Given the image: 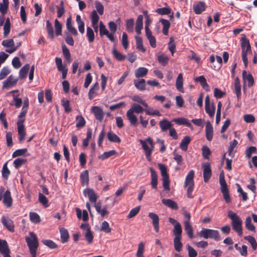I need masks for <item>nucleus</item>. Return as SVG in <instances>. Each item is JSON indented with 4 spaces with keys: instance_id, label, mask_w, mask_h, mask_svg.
<instances>
[{
    "instance_id": "obj_1",
    "label": "nucleus",
    "mask_w": 257,
    "mask_h": 257,
    "mask_svg": "<svg viewBox=\"0 0 257 257\" xmlns=\"http://www.w3.org/2000/svg\"><path fill=\"white\" fill-rule=\"evenodd\" d=\"M144 111H145V109L138 103H133L131 105V108L127 111L126 113V117L129 120L131 125L136 126L138 124V118L135 113L140 114Z\"/></svg>"
},
{
    "instance_id": "obj_2",
    "label": "nucleus",
    "mask_w": 257,
    "mask_h": 257,
    "mask_svg": "<svg viewBox=\"0 0 257 257\" xmlns=\"http://www.w3.org/2000/svg\"><path fill=\"white\" fill-rule=\"evenodd\" d=\"M228 217L231 220V226L232 229L236 232L239 236H242V221L240 217L232 211L228 212Z\"/></svg>"
},
{
    "instance_id": "obj_3",
    "label": "nucleus",
    "mask_w": 257,
    "mask_h": 257,
    "mask_svg": "<svg viewBox=\"0 0 257 257\" xmlns=\"http://www.w3.org/2000/svg\"><path fill=\"white\" fill-rule=\"evenodd\" d=\"M241 47L242 49V59L245 66H247L248 59L247 55L251 53V46L248 39L245 36L241 39Z\"/></svg>"
},
{
    "instance_id": "obj_4",
    "label": "nucleus",
    "mask_w": 257,
    "mask_h": 257,
    "mask_svg": "<svg viewBox=\"0 0 257 257\" xmlns=\"http://www.w3.org/2000/svg\"><path fill=\"white\" fill-rule=\"evenodd\" d=\"M140 142L142 146L148 161L151 160V154L154 150V143L151 138H148L145 140H140Z\"/></svg>"
},
{
    "instance_id": "obj_5",
    "label": "nucleus",
    "mask_w": 257,
    "mask_h": 257,
    "mask_svg": "<svg viewBox=\"0 0 257 257\" xmlns=\"http://www.w3.org/2000/svg\"><path fill=\"white\" fill-rule=\"evenodd\" d=\"M199 235L206 239L212 238L216 241L220 240L219 233L218 231L216 230L203 228L199 233Z\"/></svg>"
},
{
    "instance_id": "obj_6",
    "label": "nucleus",
    "mask_w": 257,
    "mask_h": 257,
    "mask_svg": "<svg viewBox=\"0 0 257 257\" xmlns=\"http://www.w3.org/2000/svg\"><path fill=\"white\" fill-rule=\"evenodd\" d=\"M30 235L31 238L29 237H26V241L29 248L30 252H36L39 245L37 237L33 232H30Z\"/></svg>"
},
{
    "instance_id": "obj_7",
    "label": "nucleus",
    "mask_w": 257,
    "mask_h": 257,
    "mask_svg": "<svg viewBox=\"0 0 257 257\" xmlns=\"http://www.w3.org/2000/svg\"><path fill=\"white\" fill-rule=\"evenodd\" d=\"M184 188H187V196L189 198H192V192L193 191V170L189 171L187 175L184 185Z\"/></svg>"
},
{
    "instance_id": "obj_8",
    "label": "nucleus",
    "mask_w": 257,
    "mask_h": 257,
    "mask_svg": "<svg viewBox=\"0 0 257 257\" xmlns=\"http://www.w3.org/2000/svg\"><path fill=\"white\" fill-rule=\"evenodd\" d=\"M25 119H20L17 122L18 133L19 135V141L22 143L25 139L26 135L25 125L24 124Z\"/></svg>"
},
{
    "instance_id": "obj_9",
    "label": "nucleus",
    "mask_w": 257,
    "mask_h": 257,
    "mask_svg": "<svg viewBox=\"0 0 257 257\" xmlns=\"http://www.w3.org/2000/svg\"><path fill=\"white\" fill-rule=\"evenodd\" d=\"M184 215L186 218V220L184 221L185 229L186 231L188 236L191 238H193V231L191 226L190 224L191 219V215L187 211L184 212Z\"/></svg>"
},
{
    "instance_id": "obj_10",
    "label": "nucleus",
    "mask_w": 257,
    "mask_h": 257,
    "mask_svg": "<svg viewBox=\"0 0 257 257\" xmlns=\"http://www.w3.org/2000/svg\"><path fill=\"white\" fill-rule=\"evenodd\" d=\"M2 44L5 47L7 48L6 51L10 54L13 53L18 49V47L15 46V42L13 39L4 40Z\"/></svg>"
},
{
    "instance_id": "obj_11",
    "label": "nucleus",
    "mask_w": 257,
    "mask_h": 257,
    "mask_svg": "<svg viewBox=\"0 0 257 257\" xmlns=\"http://www.w3.org/2000/svg\"><path fill=\"white\" fill-rule=\"evenodd\" d=\"M242 78L244 82L243 85V90L245 91V84L247 83V86L248 87H252L254 84V78L252 75L250 73L247 74L245 70H243L242 72Z\"/></svg>"
},
{
    "instance_id": "obj_12",
    "label": "nucleus",
    "mask_w": 257,
    "mask_h": 257,
    "mask_svg": "<svg viewBox=\"0 0 257 257\" xmlns=\"http://www.w3.org/2000/svg\"><path fill=\"white\" fill-rule=\"evenodd\" d=\"M203 169V178L205 182H207L210 179L212 172L210 168V165L209 163H206L202 166Z\"/></svg>"
},
{
    "instance_id": "obj_13",
    "label": "nucleus",
    "mask_w": 257,
    "mask_h": 257,
    "mask_svg": "<svg viewBox=\"0 0 257 257\" xmlns=\"http://www.w3.org/2000/svg\"><path fill=\"white\" fill-rule=\"evenodd\" d=\"M1 220L3 225L9 231L12 232L14 231V224L11 219L5 216H3L2 217Z\"/></svg>"
},
{
    "instance_id": "obj_14",
    "label": "nucleus",
    "mask_w": 257,
    "mask_h": 257,
    "mask_svg": "<svg viewBox=\"0 0 257 257\" xmlns=\"http://www.w3.org/2000/svg\"><path fill=\"white\" fill-rule=\"evenodd\" d=\"M148 216L152 219L154 229L156 232L159 231V216L153 212H150Z\"/></svg>"
},
{
    "instance_id": "obj_15",
    "label": "nucleus",
    "mask_w": 257,
    "mask_h": 257,
    "mask_svg": "<svg viewBox=\"0 0 257 257\" xmlns=\"http://www.w3.org/2000/svg\"><path fill=\"white\" fill-rule=\"evenodd\" d=\"M83 194L85 196H88L89 201L92 203H96L97 196L92 189L87 188L83 190Z\"/></svg>"
},
{
    "instance_id": "obj_16",
    "label": "nucleus",
    "mask_w": 257,
    "mask_h": 257,
    "mask_svg": "<svg viewBox=\"0 0 257 257\" xmlns=\"http://www.w3.org/2000/svg\"><path fill=\"white\" fill-rule=\"evenodd\" d=\"M18 79L15 78L12 75L8 77L6 80L3 82V88H9L16 85Z\"/></svg>"
},
{
    "instance_id": "obj_17",
    "label": "nucleus",
    "mask_w": 257,
    "mask_h": 257,
    "mask_svg": "<svg viewBox=\"0 0 257 257\" xmlns=\"http://www.w3.org/2000/svg\"><path fill=\"white\" fill-rule=\"evenodd\" d=\"M213 135V126L209 121H207L205 126V136L208 141H211Z\"/></svg>"
},
{
    "instance_id": "obj_18",
    "label": "nucleus",
    "mask_w": 257,
    "mask_h": 257,
    "mask_svg": "<svg viewBox=\"0 0 257 257\" xmlns=\"http://www.w3.org/2000/svg\"><path fill=\"white\" fill-rule=\"evenodd\" d=\"M206 10V4L203 2H198L194 5V12L197 15L201 14Z\"/></svg>"
},
{
    "instance_id": "obj_19",
    "label": "nucleus",
    "mask_w": 257,
    "mask_h": 257,
    "mask_svg": "<svg viewBox=\"0 0 257 257\" xmlns=\"http://www.w3.org/2000/svg\"><path fill=\"white\" fill-rule=\"evenodd\" d=\"M4 199L3 202L7 207H10L12 205V198L11 197V192L7 190L4 194Z\"/></svg>"
},
{
    "instance_id": "obj_20",
    "label": "nucleus",
    "mask_w": 257,
    "mask_h": 257,
    "mask_svg": "<svg viewBox=\"0 0 257 257\" xmlns=\"http://www.w3.org/2000/svg\"><path fill=\"white\" fill-rule=\"evenodd\" d=\"M160 127L162 132L169 130L173 126L171 122L167 119H164L159 122Z\"/></svg>"
},
{
    "instance_id": "obj_21",
    "label": "nucleus",
    "mask_w": 257,
    "mask_h": 257,
    "mask_svg": "<svg viewBox=\"0 0 257 257\" xmlns=\"http://www.w3.org/2000/svg\"><path fill=\"white\" fill-rule=\"evenodd\" d=\"M91 111L94 113L95 118L99 121L103 118V114L102 109L98 106H93Z\"/></svg>"
},
{
    "instance_id": "obj_22",
    "label": "nucleus",
    "mask_w": 257,
    "mask_h": 257,
    "mask_svg": "<svg viewBox=\"0 0 257 257\" xmlns=\"http://www.w3.org/2000/svg\"><path fill=\"white\" fill-rule=\"evenodd\" d=\"M194 80L196 82H199L203 88L206 91H209L210 90L209 86L208 85L206 78L204 76L202 75L199 77H196L194 79Z\"/></svg>"
},
{
    "instance_id": "obj_23",
    "label": "nucleus",
    "mask_w": 257,
    "mask_h": 257,
    "mask_svg": "<svg viewBox=\"0 0 257 257\" xmlns=\"http://www.w3.org/2000/svg\"><path fill=\"white\" fill-rule=\"evenodd\" d=\"M145 33L146 36L149 41L150 45L152 47L155 48L156 47V38L152 35V33L150 29H147V28L146 30H145Z\"/></svg>"
},
{
    "instance_id": "obj_24",
    "label": "nucleus",
    "mask_w": 257,
    "mask_h": 257,
    "mask_svg": "<svg viewBox=\"0 0 257 257\" xmlns=\"http://www.w3.org/2000/svg\"><path fill=\"white\" fill-rule=\"evenodd\" d=\"M0 253L3 256L10 253L8 243L5 240H2V241L0 243Z\"/></svg>"
},
{
    "instance_id": "obj_25",
    "label": "nucleus",
    "mask_w": 257,
    "mask_h": 257,
    "mask_svg": "<svg viewBox=\"0 0 257 257\" xmlns=\"http://www.w3.org/2000/svg\"><path fill=\"white\" fill-rule=\"evenodd\" d=\"M134 83L137 89L140 91L146 90V81L144 79H135Z\"/></svg>"
},
{
    "instance_id": "obj_26",
    "label": "nucleus",
    "mask_w": 257,
    "mask_h": 257,
    "mask_svg": "<svg viewBox=\"0 0 257 257\" xmlns=\"http://www.w3.org/2000/svg\"><path fill=\"white\" fill-rule=\"evenodd\" d=\"M95 208L97 212L101 215L102 217H104L105 215L108 214L106 206H104L101 208V203L98 202L95 204Z\"/></svg>"
},
{
    "instance_id": "obj_27",
    "label": "nucleus",
    "mask_w": 257,
    "mask_h": 257,
    "mask_svg": "<svg viewBox=\"0 0 257 257\" xmlns=\"http://www.w3.org/2000/svg\"><path fill=\"white\" fill-rule=\"evenodd\" d=\"M234 89L235 93L238 100H239L241 96V85L240 80L238 77H236L234 80Z\"/></svg>"
},
{
    "instance_id": "obj_28",
    "label": "nucleus",
    "mask_w": 257,
    "mask_h": 257,
    "mask_svg": "<svg viewBox=\"0 0 257 257\" xmlns=\"http://www.w3.org/2000/svg\"><path fill=\"white\" fill-rule=\"evenodd\" d=\"M148 72V69L145 67H139L135 72V75L136 78L143 77L147 75Z\"/></svg>"
},
{
    "instance_id": "obj_29",
    "label": "nucleus",
    "mask_w": 257,
    "mask_h": 257,
    "mask_svg": "<svg viewBox=\"0 0 257 257\" xmlns=\"http://www.w3.org/2000/svg\"><path fill=\"white\" fill-rule=\"evenodd\" d=\"M66 28L67 30L73 35L77 36L78 35L77 31L74 28L71 23V19L70 17L68 18L66 20Z\"/></svg>"
},
{
    "instance_id": "obj_30",
    "label": "nucleus",
    "mask_w": 257,
    "mask_h": 257,
    "mask_svg": "<svg viewBox=\"0 0 257 257\" xmlns=\"http://www.w3.org/2000/svg\"><path fill=\"white\" fill-rule=\"evenodd\" d=\"M162 203L166 206L175 210L178 209V206L177 203L170 199H163Z\"/></svg>"
},
{
    "instance_id": "obj_31",
    "label": "nucleus",
    "mask_w": 257,
    "mask_h": 257,
    "mask_svg": "<svg viewBox=\"0 0 257 257\" xmlns=\"http://www.w3.org/2000/svg\"><path fill=\"white\" fill-rule=\"evenodd\" d=\"M183 75L182 73H180L176 80V86L178 90L181 92H184V89L183 87Z\"/></svg>"
},
{
    "instance_id": "obj_32",
    "label": "nucleus",
    "mask_w": 257,
    "mask_h": 257,
    "mask_svg": "<svg viewBox=\"0 0 257 257\" xmlns=\"http://www.w3.org/2000/svg\"><path fill=\"white\" fill-rule=\"evenodd\" d=\"M108 141L110 142L119 143L121 142L120 139L112 131H109L107 134Z\"/></svg>"
},
{
    "instance_id": "obj_33",
    "label": "nucleus",
    "mask_w": 257,
    "mask_h": 257,
    "mask_svg": "<svg viewBox=\"0 0 257 257\" xmlns=\"http://www.w3.org/2000/svg\"><path fill=\"white\" fill-rule=\"evenodd\" d=\"M30 65L27 64L25 65L20 70L19 77L21 79H23L26 78L27 76V73L30 69Z\"/></svg>"
},
{
    "instance_id": "obj_34",
    "label": "nucleus",
    "mask_w": 257,
    "mask_h": 257,
    "mask_svg": "<svg viewBox=\"0 0 257 257\" xmlns=\"http://www.w3.org/2000/svg\"><path fill=\"white\" fill-rule=\"evenodd\" d=\"M245 228L249 231L253 232L255 231V227L252 223L251 218L250 216H247L245 220Z\"/></svg>"
},
{
    "instance_id": "obj_35",
    "label": "nucleus",
    "mask_w": 257,
    "mask_h": 257,
    "mask_svg": "<svg viewBox=\"0 0 257 257\" xmlns=\"http://www.w3.org/2000/svg\"><path fill=\"white\" fill-rule=\"evenodd\" d=\"M80 179L82 186L87 185L89 181L88 172L87 170L83 171L80 174Z\"/></svg>"
},
{
    "instance_id": "obj_36",
    "label": "nucleus",
    "mask_w": 257,
    "mask_h": 257,
    "mask_svg": "<svg viewBox=\"0 0 257 257\" xmlns=\"http://www.w3.org/2000/svg\"><path fill=\"white\" fill-rule=\"evenodd\" d=\"M76 21L78 25V28L80 33L83 34L84 33V23L81 20L80 15H77L76 18Z\"/></svg>"
},
{
    "instance_id": "obj_37",
    "label": "nucleus",
    "mask_w": 257,
    "mask_h": 257,
    "mask_svg": "<svg viewBox=\"0 0 257 257\" xmlns=\"http://www.w3.org/2000/svg\"><path fill=\"white\" fill-rule=\"evenodd\" d=\"M191 141V139L189 137L186 136L181 141V142L180 144V148L184 151H187L188 148V145L189 144L190 142Z\"/></svg>"
},
{
    "instance_id": "obj_38",
    "label": "nucleus",
    "mask_w": 257,
    "mask_h": 257,
    "mask_svg": "<svg viewBox=\"0 0 257 257\" xmlns=\"http://www.w3.org/2000/svg\"><path fill=\"white\" fill-rule=\"evenodd\" d=\"M173 121L179 125H185L187 126H191V124L190 122H188L187 119L184 117H179L174 118L173 120Z\"/></svg>"
},
{
    "instance_id": "obj_39",
    "label": "nucleus",
    "mask_w": 257,
    "mask_h": 257,
    "mask_svg": "<svg viewBox=\"0 0 257 257\" xmlns=\"http://www.w3.org/2000/svg\"><path fill=\"white\" fill-rule=\"evenodd\" d=\"M98 82H96L91 87L88 93V97L90 99H92L95 97L96 91L98 89Z\"/></svg>"
},
{
    "instance_id": "obj_40",
    "label": "nucleus",
    "mask_w": 257,
    "mask_h": 257,
    "mask_svg": "<svg viewBox=\"0 0 257 257\" xmlns=\"http://www.w3.org/2000/svg\"><path fill=\"white\" fill-rule=\"evenodd\" d=\"M112 53L114 56V57L118 61H121L124 60L126 56L125 55L119 53L115 47H113L112 49Z\"/></svg>"
},
{
    "instance_id": "obj_41",
    "label": "nucleus",
    "mask_w": 257,
    "mask_h": 257,
    "mask_svg": "<svg viewBox=\"0 0 257 257\" xmlns=\"http://www.w3.org/2000/svg\"><path fill=\"white\" fill-rule=\"evenodd\" d=\"M160 22L163 26V33L165 35H167L168 34V30L170 28V22L165 19H161Z\"/></svg>"
},
{
    "instance_id": "obj_42",
    "label": "nucleus",
    "mask_w": 257,
    "mask_h": 257,
    "mask_svg": "<svg viewBox=\"0 0 257 257\" xmlns=\"http://www.w3.org/2000/svg\"><path fill=\"white\" fill-rule=\"evenodd\" d=\"M235 248L239 251L242 256H246L247 254V247L245 245H242L241 247L239 246L237 243L234 245Z\"/></svg>"
},
{
    "instance_id": "obj_43",
    "label": "nucleus",
    "mask_w": 257,
    "mask_h": 257,
    "mask_svg": "<svg viewBox=\"0 0 257 257\" xmlns=\"http://www.w3.org/2000/svg\"><path fill=\"white\" fill-rule=\"evenodd\" d=\"M116 154H117V152L113 150L104 152L101 155L99 156L98 158L101 160H104Z\"/></svg>"
},
{
    "instance_id": "obj_44",
    "label": "nucleus",
    "mask_w": 257,
    "mask_h": 257,
    "mask_svg": "<svg viewBox=\"0 0 257 257\" xmlns=\"http://www.w3.org/2000/svg\"><path fill=\"white\" fill-rule=\"evenodd\" d=\"M55 62L58 71L62 72L68 70L67 68L63 65L61 58L56 57L55 58Z\"/></svg>"
},
{
    "instance_id": "obj_45",
    "label": "nucleus",
    "mask_w": 257,
    "mask_h": 257,
    "mask_svg": "<svg viewBox=\"0 0 257 257\" xmlns=\"http://www.w3.org/2000/svg\"><path fill=\"white\" fill-rule=\"evenodd\" d=\"M60 232L62 242L63 243L67 242L69 238V234L67 230L62 228L60 229Z\"/></svg>"
},
{
    "instance_id": "obj_46",
    "label": "nucleus",
    "mask_w": 257,
    "mask_h": 257,
    "mask_svg": "<svg viewBox=\"0 0 257 257\" xmlns=\"http://www.w3.org/2000/svg\"><path fill=\"white\" fill-rule=\"evenodd\" d=\"M244 239L248 241L251 244L253 250H255L257 248V243L254 237L248 235L244 237Z\"/></svg>"
},
{
    "instance_id": "obj_47",
    "label": "nucleus",
    "mask_w": 257,
    "mask_h": 257,
    "mask_svg": "<svg viewBox=\"0 0 257 257\" xmlns=\"http://www.w3.org/2000/svg\"><path fill=\"white\" fill-rule=\"evenodd\" d=\"M145 108V111L147 114L150 115H157L159 116H161V114L159 110L154 109L153 108L149 107L148 106Z\"/></svg>"
},
{
    "instance_id": "obj_48",
    "label": "nucleus",
    "mask_w": 257,
    "mask_h": 257,
    "mask_svg": "<svg viewBox=\"0 0 257 257\" xmlns=\"http://www.w3.org/2000/svg\"><path fill=\"white\" fill-rule=\"evenodd\" d=\"M86 36L88 38V42L92 43L94 40V33L93 30L89 27H87L86 29Z\"/></svg>"
},
{
    "instance_id": "obj_49",
    "label": "nucleus",
    "mask_w": 257,
    "mask_h": 257,
    "mask_svg": "<svg viewBox=\"0 0 257 257\" xmlns=\"http://www.w3.org/2000/svg\"><path fill=\"white\" fill-rule=\"evenodd\" d=\"M76 126L77 128L83 127L85 125V120L82 115H78L76 118Z\"/></svg>"
},
{
    "instance_id": "obj_50",
    "label": "nucleus",
    "mask_w": 257,
    "mask_h": 257,
    "mask_svg": "<svg viewBox=\"0 0 257 257\" xmlns=\"http://www.w3.org/2000/svg\"><path fill=\"white\" fill-rule=\"evenodd\" d=\"M30 219L34 223H39L41 221L40 216L35 212H31L30 213Z\"/></svg>"
},
{
    "instance_id": "obj_51",
    "label": "nucleus",
    "mask_w": 257,
    "mask_h": 257,
    "mask_svg": "<svg viewBox=\"0 0 257 257\" xmlns=\"http://www.w3.org/2000/svg\"><path fill=\"white\" fill-rule=\"evenodd\" d=\"M181 237H175L174 239V247L176 250L180 251L182 247V244L181 242Z\"/></svg>"
},
{
    "instance_id": "obj_52",
    "label": "nucleus",
    "mask_w": 257,
    "mask_h": 257,
    "mask_svg": "<svg viewBox=\"0 0 257 257\" xmlns=\"http://www.w3.org/2000/svg\"><path fill=\"white\" fill-rule=\"evenodd\" d=\"M46 28L48 31V36L51 39H53L54 38L53 28L49 21H47L46 22Z\"/></svg>"
},
{
    "instance_id": "obj_53",
    "label": "nucleus",
    "mask_w": 257,
    "mask_h": 257,
    "mask_svg": "<svg viewBox=\"0 0 257 257\" xmlns=\"http://www.w3.org/2000/svg\"><path fill=\"white\" fill-rule=\"evenodd\" d=\"M182 232V230L181 224L180 223H177L174 226V228L173 229V233L175 237H181Z\"/></svg>"
},
{
    "instance_id": "obj_54",
    "label": "nucleus",
    "mask_w": 257,
    "mask_h": 257,
    "mask_svg": "<svg viewBox=\"0 0 257 257\" xmlns=\"http://www.w3.org/2000/svg\"><path fill=\"white\" fill-rule=\"evenodd\" d=\"M205 111L209 115L210 117H213L215 113V107L213 104L211 105H207L205 106Z\"/></svg>"
},
{
    "instance_id": "obj_55",
    "label": "nucleus",
    "mask_w": 257,
    "mask_h": 257,
    "mask_svg": "<svg viewBox=\"0 0 257 257\" xmlns=\"http://www.w3.org/2000/svg\"><path fill=\"white\" fill-rule=\"evenodd\" d=\"M135 39L136 40V45L137 49L143 52H145L146 51V49L144 48L143 46L142 39L139 36H136Z\"/></svg>"
},
{
    "instance_id": "obj_56",
    "label": "nucleus",
    "mask_w": 257,
    "mask_h": 257,
    "mask_svg": "<svg viewBox=\"0 0 257 257\" xmlns=\"http://www.w3.org/2000/svg\"><path fill=\"white\" fill-rule=\"evenodd\" d=\"M145 250V244L143 242H141L138 244V248L136 253L137 257H145L143 253Z\"/></svg>"
},
{
    "instance_id": "obj_57",
    "label": "nucleus",
    "mask_w": 257,
    "mask_h": 257,
    "mask_svg": "<svg viewBox=\"0 0 257 257\" xmlns=\"http://www.w3.org/2000/svg\"><path fill=\"white\" fill-rule=\"evenodd\" d=\"M99 20V17L96 11L93 10L91 14V25L98 24Z\"/></svg>"
},
{
    "instance_id": "obj_58",
    "label": "nucleus",
    "mask_w": 257,
    "mask_h": 257,
    "mask_svg": "<svg viewBox=\"0 0 257 257\" xmlns=\"http://www.w3.org/2000/svg\"><path fill=\"white\" fill-rule=\"evenodd\" d=\"M62 52H63L64 57L66 59L67 61L69 62H70L71 61V55H70L69 49L67 48L66 45L64 44L62 45Z\"/></svg>"
},
{
    "instance_id": "obj_59",
    "label": "nucleus",
    "mask_w": 257,
    "mask_h": 257,
    "mask_svg": "<svg viewBox=\"0 0 257 257\" xmlns=\"http://www.w3.org/2000/svg\"><path fill=\"white\" fill-rule=\"evenodd\" d=\"M27 162V160L25 159H23L21 158H19L16 159L14 161V165L16 169H19L22 165L25 164Z\"/></svg>"
},
{
    "instance_id": "obj_60",
    "label": "nucleus",
    "mask_w": 257,
    "mask_h": 257,
    "mask_svg": "<svg viewBox=\"0 0 257 257\" xmlns=\"http://www.w3.org/2000/svg\"><path fill=\"white\" fill-rule=\"evenodd\" d=\"M99 26L100 36H106L109 33L108 30L106 28L105 25L103 24L102 21L99 22Z\"/></svg>"
},
{
    "instance_id": "obj_61",
    "label": "nucleus",
    "mask_w": 257,
    "mask_h": 257,
    "mask_svg": "<svg viewBox=\"0 0 257 257\" xmlns=\"http://www.w3.org/2000/svg\"><path fill=\"white\" fill-rule=\"evenodd\" d=\"M39 201L45 207L49 206L48 200L47 198L41 193H39Z\"/></svg>"
},
{
    "instance_id": "obj_62",
    "label": "nucleus",
    "mask_w": 257,
    "mask_h": 257,
    "mask_svg": "<svg viewBox=\"0 0 257 257\" xmlns=\"http://www.w3.org/2000/svg\"><path fill=\"white\" fill-rule=\"evenodd\" d=\"M202 156L205 159H209V156L211 154V151L209 148L206 146H204L202 148Z\"/></svg>"
},
{
    "instance_id": "obj_63",
    "label": "nucleus",
    "mask_w": 257,
    "mask_h": 257,
    "mask_svg": "<svg viewBox=\"0 0 257 257\" xmlns=\"http://www.w3.org/2000/svg\"><path fill=\"white\" fill-rule=\"evenodd\" d=\"M43 243L49 247L50 248L53 249L57 247V245L52 240L49 239H44L42 240Z\"/></svg>"
},
{
    "instance_id": "obj_64",
    "label": "nucleus",
    "mask_w": 257,
    "mask_h": 257,
    "mask_svg": "<svg viewBox=\"0 0 257 257\" xmlns=\"http://www.w3.org/2000/svg\"><path fill=\"white\" fill-rule=\"evenodd\" d=\"M158 60L163 66H166L168 63L169 58L164 54H161L158 56Z\"/></svg>"
}]
</instances>
